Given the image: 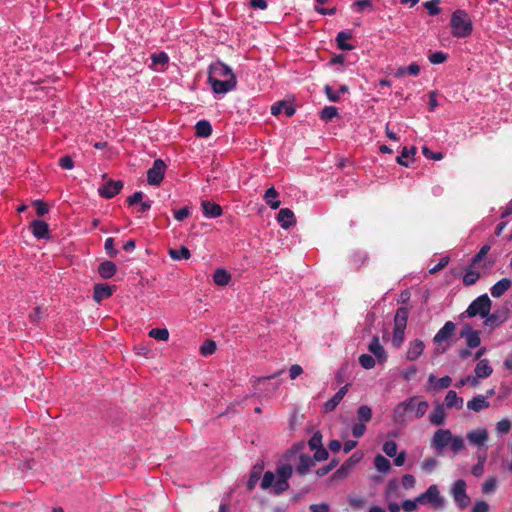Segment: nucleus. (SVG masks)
Here are the masks:
<instances>
[{
    "label": "nucleus",
    "mask_w": 512,
    "mask_h": 512,
    "mask_svg": "<svg viewBox=\"0 0 512 512\" xmlns=\"http://www.w3.org/2000/svg\"><path fill=\"white\" fill-rule=\"evenodd\" d=\"M208 83L216 94H225L232 91L237 84V78L232 69L221 61L209 66Z\"/></svg>",
    "instance_id": "obj_1"
},
{
    "label": "nucleus",
    "mask_w": 512,
    "mask_h": 512,
    "mask_svg": "<svg viewBox=\"0 0 512 512\" xmlns=\"http://www.w3.org/2000/svg\"><path fill=\"white\" fill-rule=\"evenodd\" d=\"M293 473L292 466L289 464L278 466L276 469L277 479H275V474L271 471H267L264 473V476L261 481V488L268 489L271 488L273 494L281 495L283 492L289 489V478Z\"/></svg>",
    "instance_id": "obj_2"
},
{
    "label": "nucleus",
    "mask_w": 512,
    "mask_h": 512,
    "mask_svg": "<svg viewBox=\"0 0 512 512\" xmlns=\"http://www.w3.org/2000/svg\"><path fill=\"white\" fill-rule=\"evenodd\" d=\"M430 446L439 455L446 447H449L454 454H458L465 448V443L461 436L453 435L449 429H438L433 434Z\"/></svg>",
    "instance_id": "obj_3"
},
{
    "label": "nucleus",
    "mask_w": 512,
    "mask_h": 512,
    "mask_svg": "<svg viewBox=\"0 0 512 512\" xmlns=\"http://www.w3.org/2000/svg\"><path fill=\"white\" fill-rule=\"evenodd\" d=\"M451 33L457 38H466L473 31V24L465 10L457 9L451 15L450 20Z\"/></svg>",
    "instance_id": "obj_4"
},
{
    "label": "nucleus",
    "mask_w": 512,
    "mask_h": 512,
    "mask_svg": "<svg viewBox=\"0 0 512 512\" xmlns=\"http://www.w3.org/2000/svg\"><path fill=\"white\" fill-rule=\"evenodd\" d=\"M409 317V310L407 307H399L396 310L394 316V329H393V338L392 344L394 347L399 348L404 342L405 339V329L407 326V321Z\"/></svg>",
    "instance_id": "obj_5"
},
{
    "label": "nucleus",
    "mask_w": 512,
    "mask_h": 512,
    "mask_svg": "<svg viewBox=\"0 0 512 512\" xmlns=\"http://www.w3.org/2000/svg\"><path fill=\"white\" fill-rule=\"evenodd\" d=\"M491 304L492 303L488 295L483 294L473 300L461 316L464 317L466 315L467 317H475L480 315L481 317H486L491 310Z\"/></svg>",
    "instance_id": "obj_6"
},
{
    "label": "nucleus",
    "mask_w": 512,
    "mask_h": 512,
    "mask_svg": "<svg viewBox=\"0 0 512 512\" xmlns=\"http://www.w3.org/2000/svg\"><path fill=\"white\" fill-rule=\"evenodd\" d=\"M451 495L460 509H465L471 502L466 492V482L462 479L454 482Z\"/></svg>",
    "instance_id": "obj_7"
},
{
    "label": "nucleus",
    "mask_w": 512,
    "mask_h": 512,
    "mask_svg": "<svg viewBox=\"0 0 512 512\" xmlns=\"http://www.w3.org/2000/svg\"><path fill=\"white\" fill-rule=\"evenodd\" d=\"M417 397L413 396L398 403L394 408L392 419L396 424H403L407 420V413L414 409V402Z\"/></svg>",
    "instance_id": "obj_8"
},
{
    "label": "nucleus",
    "mask_w": 512,
    "mask_h": 512,
    "mask_svg": "<svg viewBox=\"0 0 512 512\" xmlns=\"http://www.w3.org/2000/svg\"><path fill=\"white\" fill-rule=\"evenodd\" d=\"M167 166L162 159H156L152 167L147 171V182L149 185L158 186L163 181Z\"/></svg>",
    "instance_id": "obj_9"
},
{
    "label": "nucleus",
    "mask_w": 512,
    "mask_h": 512,
    "mask_svg": "<svg viewBox=\"0 0 512 512\" xmlns=\"http://www.w3.org/2000/svg\"><path fill=\"white\" fill-rule=\"evenodd\" d=\"M417 501H419L420 504H426L430 502L437 507H442L444 505V498L440 496L438 487L436 485L429 486L424 493L417 497Z\"/></svg>",
    "instance_id": "obj_10"
},
{
    "label": "nucleus",
    "mask_w": 512,
    "mask_h": 512,
    "mask_svg": "<svg viewBox=\"0 0 512 512\" xmlns=\"http://www.w3.org/2000/svg\"><path fill=\"white\" fill-rule=\"evenodd\" d=\"M360 461L356 453L352 454L330 477L331 480L341 479L348 476L352 468Z\"/></svg>",
    "instance_id": "obj_11"
},
{
    "label": "nucleus",
    "mask_w": 512,
    "mask_h": 512,
    "mask_svg": "<svg viewBox=\"0 0 512 512\" xmlns=\"http://www.w3.org/2000/svg\"><path fill=\"white\" fill-rule=\"evenodd\" d=\"M123 188V182L118 180H109L107 181L102 187L98 189L99 194L106 199L113 198L117 194L120 193V191Z\"/></svg>",
    "instance_id": "obj_12"
},
{
    "label": "nucleus",
    "mask_w": 512,
    "mask_h": 512,
    "mask_svg": "<svg viewBox=\"0 0 512 512\" xmlns=\"http://www.w3.org/2000/svg\"><path fill=\"white\" fill-rule=\"evenodd\" d=\"M460 337L465 338L468 348L473 349L480 345V332L473 330L471 326L466 325L460 332Z\"/></svg>",
    "instance_id": "obj_13"
},
{
    "label": "nucleus",
    "mask_w": 512,
    "mask_h": 512,
    "mask_svg": "<svg viewBox=\"0 0 512 512\" xmlns=\"http://www.w3.org/2000/svg\"><path fill=\"white\" fill-rule=\"evenodd\" d=\"M456 325L452 321H447L444 326L435 334L433 342L437 345L447 341L455 332Z\"/></svg>",
    "instance_id": "obj_14"
},
{
    "label": "nucleus",
    "mask_w": 512,
    "mask_h": 512,
    "mask_svg": "<svg viewBox=\"0 0 512 512\" xmlns=\"http://www.w3.org/2000/svg\"><path fill=\"white\" fill-rule=\"evenodd\" d=\"M30 228L33 236L37 239H49L50 231L49 226L45 221L33 220L30 223Z\"/></svg>",
    "instance_id": "obj_15"
},
{
    "label": "nucleus",
    "mask_w": 512,
    "mask_h": 512,
    "mask_svg": "<svg viewBox=\"0 0 512 512\" xmlns=\"http://www.w3.org/2000/svg\"><path fill=\"white\" fill-rule=\"evenodd\" d=\"M201 209L204 216L207 218H217L223 214L222 207L219 204L209 200H203L201 202Z\"/></svg>",
    "instance_id": "obj_16"
},
{
    "label": "nucleus",
    "mask_w": 512,
    "mask_h": 512,
    "mask_svg": "<svg viewBox=\"0 0 512 512\" xmlns=\"http://www.w3.org/2000/svg\"><path fill=\"white\" fill-rule=\"evenodd\" d=\"M484 318V324L494 329L507 320V312L505 310H496L492 314L489 313L488 316Z\"/></svg>",
    "instance_id": "obj_17"
},
{
    "label": "nucleus",
    "mask_w": 512,
    "mask_h": 512,
    "mask_svg": "<svg viewBox=\"0 0 512 512\" xmlns=\"http://www.w3.org/2000/svg\"><path fill=\"white\" fill-rule=\"evenodd\" d=\"M277 221L280 223L282 228H290L296 223L294 212L289 208H281L277 215Z\"/></svg>",
    "instance_id": "obj_18"
},
{
    "label": "nucleus",
    "mask_w": 512,
    "mask_h": 512,
    "mask_svg": "<svg viewBox=\"0 0 512 512\" xmlns=\"http://www.w3.org/2000/svg\"><path fill=\"white\" fill-rule=\"evenodd\" d=\"M467 440L475 446H483L488 440V432L486 429L473 430L467 433Z\"/></svg>",
    "instance_id": "obj_19"
},
{
    "label": "nucleus",
    "mask_w": 512,
    "mask_h": 512,
    "mask_svg": "<svg viewBox=\"0 0 512 512\" xmlns=\"http://www.w3.org/2000/svg\"><path fill=\"white\" fill-rule=\"evenodd\" d=\"M114 291V287H111L107 284H95L93 291V298L96 302H101L104 299L112 296Z\"/></svg>",
    "instance_id": "obj_20"
},
{
    "label": "nucleus",
    "mask_w": 512,
    "mask_h": 512,
    "mask_svg": "<svg viewBox=\"0 0 512 512\" xmlns=\"http://www.w3.org/2000/svg\"><path fill=\"white\" fill-rule=\"evenodd\" d=\"M464 400L459 397L454 390H449L445 396L444 402L442 403L447 409L456 408L462 409Z\"/></svg>",
    "instance_id": "obj_21"
},
{
    "label": "nucleus",
    "mask_w": 512,
    "mask_h": 512,
    "mask_svg": "<svg viewBox=\"0 0 512 512\" xmlns=\"http://www.w3.org/2000/svg\"><path fill=\"white\" fill-rule=\"evenodd\" d=\"M443 404H437L429 414V421L432 425L441 426L445 423V410Z\"/></svg>",
    "instance_id": "obj_22"
},
{
    "label": "nucleus",
    "mask_w": 512,
    "mask_h": 512,
    "mask_svg": "<svg viewBox=\"0 0 512 512\" xmlns=\"http://www.w3.org/2000/svg\"><path fill=\"white\" fill-rule=\"evenodd\" d=\"M425 348L424 342L420 339H415L409 344V348L407 350L406 356L410 361L416 360L422 353Z\"/></svg>",
    "instance_id": "obj_23"
},
{
    "label": "nucleus",
    "mask_w": 512,
    "mask_h": 512,
    "mask_svg": "<svg viewBox=\"0 0 512 512\" xmlns=\"http://www.w3.org/2000/svg\"><path fill=\"white\" fill-rule=\"evenodd\" d=\"M489 407L490 403L484 395H477L467 402V408L474 412H480L481 410Z\"/></svg>",
    "instance_id": "obj_24"
},
{
    "label": "nucleus",
    "mask_w": 512,
    "mask_h": 512,
    "mask_svg": "<svg viewBox=\"0 0 512 512\" xmlns=\"http://www.w3.org/2000/svg\"><path fill=\"white\" fill-rule=\"evenodd\" d=\"M314 465L315 462L310 455L301 453L299 455V461L296 467V472L301 476H304L308 473V470Z\"/></svg>",
    "instance_id": "obj_25"
},
{
    "label": "nucleus",
    "mask_w": 512,
    "mask_h": 512,
    "mask_svg": "<svg viewBox=\"0 0 512 512\" xmlns=\"http://www.w3.org/2000/svg\"><path fill=\"white\" fill-rule=\"evenodd\" d=\"M347 392H348V385L341 387L338 390V392H336V394L325 403V405H324L325 412L333 411L339 405V403L344 398V396L346 395Z\"/></svg>",
    "instance_id": "obj_26"
},
{
    "label": "nucleus",
    "mask_w": 512,
    "mask_h": 512,
    "mask_svg": "<svg viewBox=\"0 0 512 512\" xmlns=\"http://www.w3.org/2000/svg\"><path fill=\"white\" fill-rule=\"evenodd\" d=\"M117 272V266L112 261H103L98 267V273L103 279L112 278Z\"/></svg>",
    "instance_id": "obj_27"
},
{
    "label": "nucleus",
    "mask_w": 512,
    "mask_h": 512,
    "mask_svg": "<svg viewBox=\"0 0 512 512\" xmlns=\"http://www.w3.org/2000/svg\"><path fill=\"white\" fill-rule=\"evenodd\" d=\"M510 287L511 280L508 278H503L491 287L490 292L494 298H499L504 295Z\"/></svg>",
    "instance_id": "obj_28"
},
{
    "label": "nucleus",
    "mask_w": 512,
    "mask_h": 512,
    "mask_svg": "<svg viewBox=\"0 0 512 512\" xmlns=\"http://www.w3.org/2000/svg\"><path fill=\"white\" fill-rule=\"evenodd\" d=\"M278 197V191L274 187H270L265 191L263 199L271 209L276 210L281 205V202L278 200Z\"/></svg>",
    "instance_id": "obj_29"
},
{
    "label": "nucleus",
    "mask_w": 512,
    "mask_h": 512,
    "mask_svg": "<svg viewBox=\"0 0 512 512\" xmlns=\"http://www.w3.org/2000/svg\"><path fill=\"white\" fill-rule=\"evenodd\" d=\"M368 349L378 359L379 362H383L386 360V352L382 345L380 344L379 338L377 336L373 337Z\"/></svg>",
    "instance_id": "obj_30"
},
{
    "label": "nucleus",
    "mask_w": 512,
    "mask_h": 512,
    "mask_svg": "<svg viewBox=\"0 0 512 512\" xmlns=\"http://www.w3.org/2000/svg\"><path fill=\"white\" fill-rule=\"evenodd\" d=\"M474 372L476 374V379L487 378L492 374L493 369L489 365V361L487 359H482L477 363Z\"/></svg>",
    "instance_id": "obj_31"
},
{
    "label": "nucleus",
    "mask_w": 512,
    "mask_h": 512,
    "mask_svg": "<svg viewBox=\"0 0 512 512\" xmlns=\"http://www.w3.org/2000/svg\"><path fill=\"white\" fill-rule=\"evenodd\" d=\"M352 38V34L346 31H340L336 36V42L339 49L344 51H351L354 46L347 43V40Z\"/></svg>",
    "instance_id": "obj_32"
},
{
    "label": "nucleus",
    "mask_w": 512,
    "mask_h": 512,
    "mask_svg": "<svg viewBox=\"0 0 512 512\" xmlns=\"http://www.w3.org/2000/svg\"><path fill=\"white\" fill-rule=\"evenodd\" d=\"M428 380L435 390L446 389L452 383V378L450 376H444L439 379H436V377L433 374H431Z\"/></svg>",
    "instance_id": "obj_33"
},
{
    "label": "nucleus",
    "mask_w": 512,
    "mask_h": 512,
    "mask_svg": "<svg viewBox=\"0 0 512 512\" xmlns=\"http://www.w3.org/2000/svg\"><path fill=\"white\" fill-rule=\"evenodd\" d=\"M195 134L198 137L206 138L212 134V126L207 120H200L195 125Z\"/></svg>",
    "instance_id": "obj_34"
},
{
    "label": "nucleus",
    "mask_w": 512,
    "mask_h": 512,
    "mask_svg": "<svg viewBox=\"0 0 512 512\" xmlns=\"http://www.w3.org/2000/svg\"><path fill=\"white\" fill-rule=\"evenodd\" d=\"M168 254L171 259L176 260V261L188 260L191 257L190 250L185 246H181L178 249H170Z\"/></svg>",
    "instance_id": "obj_35"
},
{
    "label": "nucleus",
    "mask_w": 512,
    "mask_h": 512,
    "mask_svg": "<svg viewBox=\"0 0 512 512\" xmlns=\"http://www.w3.org/2000/svg\"><path fill=\"white\" fill-rule=\"evenodd\" d=\"M262 471H263L262 465H255L253 467V469L250 473L248 483H247V489L249 491H252L255 488L257 482L259 481V479L261 477Z\"/></svg>",
    "instance_id": "obj_36"
},
{
    "label": "nucleus",
    "mask_w": 512,
    "mask_h": 512,
    "mask_svg": "<svg viewBox=\"0 0 512 512\" xmlns=\"http://www.w3.org/2000/svg\"><path fill=\"white\" fill-rule=\"evenodd\" d=\"M231 280V275L224 269H217L213 274V281L219 286L227 285Z\"/></svg>",
    "instance_id": "obj_37"
},
{
    "label": "nucleus",
    "mask_w": 512,
    "mask_h": 512,
    "mask_svg": "<svg viewBox=\"0 0 512 512\" xmlns=\"http://www.w3.org/2000/svg\"><path fill=\"white\" fill-rule=\"evenodd\" d=\"M374 466L380 473H387L391 469L390 461L385 458L383 455H377L374 458Z\"/></svg>",
    "instance_id": "obj_38"
},
{
    "label": "nucleus",
    "mask_w": 512,
    "mask_h": 512,
    "mask_svg": "<svg viewBox=\"0 0 512 512\" xmlns=\"http://www.w3.org/2000/svg\"><path fill=\"white\" fill-rule=\"evenodd\" d=\"M357 419L364 424L370 422L372 419V409L368 405H361L357 409Z\"/></svg>",
    "instance_id": "obj_39"
},
{
    "label": "nucleus",
    "mask_w": 512,
    "mask_h": 512,
    "mask_svg": "<svg viewBox=\"0 0 512 512\" xmlns=\"http://www.w3.org/2000/svg\"><path fill=\"white\" fill-rule=\"evenodd\" d=\"M429 408V403L426 400L418 401V399L414 402V409L411 412H414L416 418H422Z\"/></svg>",
    "instance_id": "obj_40"
},
{
    "label": "nucleus",
    "mask_w": 512,
    "mask_h": 512,
    "mask_svg": "<svg viewBox=\"0 0 512 512\" xmlns=\"http://www.w3.org/2000/svg\"><path fill=\"white\" fill-rule=\"evenodd\" d=\"M338 115V109L334 106H325L320 112V119L329 122Z\"/></svg>",
    "instance_id": "obj_41"
},
{
    "label": "nucleus",
    "mask_w": 512,
    "mask_h": 512,
    "mask_svg": "<svg viewBox=\"0 0 512 512\" xmlns=\"http://www.w3.org/2000/svg\"><path fill=\"white\" fill-rule=\"evenodd\" d=\"M149 336L159 341H166L169 338V332L166 328H153L149 331Z\"/></svg>",
    "instance_id": "obj_42"
},
{
    "label": "nucleus",
    "mask_w": 512,
    "mask_h": 512,
    "mask_svg": "<svg viewBox=\"0 0 512 512\" xmlns=\"http://www.w3.org/2000/svg\"><path fill=\"white\" fill-rule=\"evenodd\" d=\"M416 153V148L415 147H412V148H407V147H403L402 148V151H401V154L397 157L396 159V162L399 164V165H402V166H405V167H408V163L404 161L405 158H408L410 155H414Z\"/></svg>",
    "instance_id": "obj_43"
},
{
    "label": "nucleus",
    "mask_w": 512,
    "mask_h": 512,
    "mask_svg": "<svg viewBox=\"0 0 512 512\" xmlns=\"http://www.w3.org/2000/svg\"><path fill=\"white\" fill-rule=\"evenodd\" d=\"M480 278V273L474 270H468L463 276V283L466 286L475 284Z\"/></svg>",
    "instance_id": "obj_44"
},
{
    "label": "nucleus",
    "mask_w": 512,
    "mask_h": 512,
    "mask_svg": "<svg viewBox=\"0 0 512 512\" xmlns=\"http://www.w3.org/2000/svg\"><path fill=\"white\" fill-rule=\"evenodd\" d=\"M216 351V343L213 340H206L200 347V353L208 356Z\"/></svg>",
    "instance_id": "obj_45"
},
{
    "label": "nucleus",
    "mask_w": 512,
    "mask_h": 512,
    "mask_svg": "<svg viewBox=\"0 0 512 512\" xmlns=\"http://www.w3.org/2000/svg\"><path fill=\"white\" fill-rule=\"evenodd\" d=\"M309 448L313 451L323 446L322 434L320 431L315 432L308 441Z\"/></svg>",
    "instance_id": "obj_46"
},
{
    "label": "nucleus",
    "mask_w": 512,
    "mask_h": 512,
    "mask_svg": "<svg viewBox=\"0 0 512 512\" xmlns=\"http://www.w3.org/2000/svg\"><path fill=\"white\" fill-rule=\"evenodd\" d=\"M359 363L364 369H372L375 366V359L369 354H362L359 357Z\"/></svg>",
    "instance_id": "obj_47"
},
{
    "label": "nucleus",
    "mask_w": 512,
    "mask_h": 512,
    "mask_svg": "<svg viewBox=\"0 0 512 512\" xmlns=\"http://www.w3.org/2000/svg\"><path fill=\"white\" fill-rule=\"evenodd\" d=\"M439 0H430L425 2L423 5L428 10L429 15L435 16L440 13Z\"/></svg>",
    "instance_id": "obj_48"
},
{
    "label": "nucleus",
    "mask_w": 512,
    "mask_h": 512,
    "mask_svg": "<svg viewBox=\"0 0 512 512\" xmlns=\"http://www.w3.org/2000/svg\"><path fill=\"white\" fill-rule=\"evenodd\" d=\"M447 58H448V55L441 51L434 52L428 56V60L432 64L444 63L447 60Z\"/></svg>",
    "instance_id": "obj_49"
},
{
    "label": "nucleus",
    "mask_w": 512,
    "mask_h": 512,
    "mask_svg": "<svg viewBox=\"0 0 512 512\" xmlns=\"http://www.w3.org/2000/svg\"><path fill=\"white\" fill-rule=\"evenodd\" d=\"M383 451L389 457H394L397 454V444L393 440H388L383 445Z\"/></svg>",
    "instance_id": "obj_50"
},
{
    "label": "nucleus",
    "mask_w": 512,
    "mask_h": 512,
    "mask_svg": "<svg viewBox=\"0 0 512 512\" xmlns=\"http://www.w3.org/2000/svg\"><path fill=\"white\" fill-rule=\"evenodd\" d=\"M33 206L35 207L36 214L39 217H42L49 212V207L44 201L36 200L33 202Z\"/></svg>",
    "instance_id": "obj_51"
},
{
    "label": "nucleus",
    "mask_w": 512,
    "mask_h": 512,
    "mask_svg": "<svg viewBox=\"0 0 512 512\" xmlns=\"http://www.w3.org/2000/svg\"><path fill=\"white\" fill-rule=\"evenodd\" d=\"M115 241L114 238L109 237L105 240L104 248L106 250V253L109 255V257L113 258L118 254V250L114 248Z\"/></svg>",
    "instance_id": "obj_52"
},
{
    "label": "nucleus",
    "mask_w": 512,
    "mask_h": 512,
    "mask_svg": "<svg viewBox=\"0 0 512 512\" xmlns=\"http://www.w3.org/2000/svg\"><path fill=\"white\" fill-rule=\"evenodd\" d=\"M314 451H315V453L312 457L314 462L324 461L329 456V453H328L327 449L324 448V446L317 448Z\"/></svg>",
    "instance_id": "obj_53"
},
{
    "label": "nucleus",
    "mask_w": 512,
    "mask_h": 512,
    "mask_svg": "<svg viewBox=\"0 0 512 512\" xmlns=\"http://www.w3.org/2000/svg\"><path fill=\"white\" fill-rule=\"evenodd\" d=\"M511 429V422L508 419L500 420L496 425V430L500 434H507Z\"/></svg>",
    "instance_id": "obj_54"
},
{
    "label": "nucleus",
    "mask_w": 512,
    "mask_h": 512,
    "mask_svg": "<svg viewBox=\"0 0 512 512\" xmlns=\"http://www.w3.org/2000/svg\"><path fill=\"white\" fill-rule=\"evenodd\" d=\"M496 485H497L496 479L493 477H490L483 482L482 492L489 493L491 491H494L496 489Z\"/></svg>",
    "instance_id": "obj_55"
},
{
    "label": "nucleus",
    "mask_w": 512,
    "mask_h": 512,
    "mask_svg": "<svg viewBox=\"0 0 512 512\" xmlns=\"http://www.w3.org/2000/svg\"><path fill=\"white\" fill-rule=\"evenodd\" d=\"M366 425L361 422H357L352 427V435L355 438H360L365 434Z\"/></svg>",
    "instance_id": "obj_56"
},
{
    "label": "nucleus",
    "mask_w": 512,
    "mask_h": 512,
    "mask_svg": "<svg viewBox=\"0 0 512 512\" xmlns=\"http://www.w3.org/2000/svg\"><path fill=\"white\" fill-rule=\"evenodd\" d=\"M490 246L489 245H483L481 249L472 257V263L475 264L479 261H481L489 252Z\"/></svg>",
    "instance_id": "obj_57"
},
{
    "label": "nucleus",
    "mask_w": 512,
    "mask_h": 512,
    "mask_svg": "<svg viewBox=\"0 0 512 512\" xmlns=\"http://www.w3.org/2000/svg\"><path fill=\"white\" fill-rule=\"evenodd\" d=\"M144 194L142 191H136L133 195L129 196L126 200L128 206H133L143 200Z\"/></svg>",
    "instance_id": "obj_58"
},
{
    "label": "nucleus",
    "mask_w": 512,
    "mask_h": 512,
    "mask_svg": "<svg viewBox=\"0 0 512 512\" xmlns=\"http://www.w3.org/2000/svg\"><path fill=\"white\" fill-rule=\"evenodd\" d=\"M418 503L417 498L415 500H404L401 507L405 512H414L417 509Z\"/></svg>",
    "instance_id": "obj_59"
},
{
    "label": "nucleus",
    "mask_w": 512,
    "mask_h": 512,
    "mask_svg": "<svg viewBox=\"0 0 512 512\" xmlns=\"http://www.w3.org/2000/svg\"><path fill=\"white\" fill-rule=\"evenodd\" d=\"M404 72L413 76H417L420 73V66L417 63H411L406 69H399L400 74H403Z\"/></svg>",
    "instance_id": "obj_60"
},
{
    "label": "nucleus",
    "mask_w": 512,
    "mask_h": 512,
    "mask_svg": "<svg viewBox=\"0 0 512 512\" xmlns=\"http://www.w3.org/2000/svg\"><path fill=\"white\" fill-rule=\"evenodd\" d=\"M353 7L357 12H363L366 8H372L371 0H358L353 3Z\"/></svg>",
    "instance_id": "obj_61"
},
{
    "label": "nucleus",
    "mask_w": 512,
    "mask_h": 512,
    "mask_svg": "<svg viewBox=\"0 0 512 512\" xmlns=\"http://www.w3.org/2000/svg\"><path fill=\"white\" fill-rule=\"evenodd\" d=\"M153 64H165L168 62L169 57L165 52H160L158 54H153L151 56Z\"/></svg>",
    "instance_id": "obj_62"
},
{
    "label": "nucleus",
    "mask_w": 512,
    "mask_h": 512,
    "mask_svg": "<svg viewBox=\"0 0 512 512\" xmlns=\"http://www.w3.org/2000/svg\"><path fill=\"white\" fill-rule=\"evenodd\" d=\"M189 215H190V210L188 207H183L179 210L174 211V218L179 222L186 219Z\"/></svg>",
    "instance_id": "obj_63"
},
{
    "label": "nucleus",
    "mask_w": 512,
    "mask_h": 512,
    "mask_svg": "<svg viewBox=\"0 0 512 512\" xmlns=\"http://www.w3.org/2000/svg\"><path fill=\"white\" fill-rule=\"evenodd\" d=\"M472 512H489V505L485 501H477L474 504Z\"/></svg>",
    "instance_id": "obj_64"
}]
</instances>
